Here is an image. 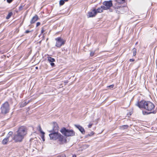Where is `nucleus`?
<instances>
[{"mask_svg":"<svg viewBox=\"0 0 157 157\" xmlns=\"http://www.w3.org/2000/svg\"><path fill=\"white\" fill-rule=\"evenodd\" d=\"M114 86V85H111L107 86V87L110 88H112Z\"/></svg>","mask_w":157,"mask_h":157,"instance_id":"nucleus-25","label":"nucleus"},{"mask_svg":"<svg viewBox=\"0 0 157 157\" xmlns=\"http://www.w3.org/2000/svg\"><path fill=\"white\" fill-rule=\"evenodd\" d=\"M9 141V138L7 137L4 139L2 141V143L3 144H6Z\"/></svg>","mask_w":157,"mask_h":157,"instance_id":"nucleus-16","label":"nucleus"},{"mask_svg":"<svg viewBox=\"0 0 157 157\" xmlns=\"http://www.w3.org/2000/svg\"><path fill=\"white\" fill-rule=\"evenodd\" d=\"M103 5L101 6L100 8H99L97 9H93L92 10H100L101 9H102V10L110 9V8L113 6L112 1H105L103 2Z\"/></svg>","mask_w":157,"mask_h":157,"instance_id":"nucleus-2","label":"nucleus"},{"mask_svg":"<svg viewBox=\"0 0 157 157\" xmlns=\"http://www.w3.org/2000/svg\"><path fill=\"white\" fill-rule=\"evenodd\" d=\"M39 130L40 131V132L41 131H42L41 128V127L40 126H39Z\"/></svg>","mask_w":157,"mask_h":157,"instance_id":"nucleus-38","label":"nucleus"},{"mask_svg":"<svg viewBox=\"0 0 157 157\" xmlns=\"http://www.w3.org/2000/svg\"><path fill=\"white\" fill-rule=\"evenodd\" d=\"M93 124H89L88 125V127L89 128H91Z\"/></svg>","mask_w":157,"mask_h":157,"instance_id":"nucleus-30","label":"nucleus"},{"mask_svg":"<svg viewBox=\"0 0 157 157\" xmlns=\"http://www.w3.org/2000/svg\"><path fill=\"white\" fill-rule=\"evenodd\" d=\"M31 31H29L28 30H26L25 31V33H30Z\"/></svg>","mask_w":157,"mask_h":157,"instance_id":"nucleus-32","label":"nucleus"},{"mask_svg":"<svg viewBox=\"0 0 157 157\" xmlns=\"http://www.w3.org/2000/svg\"><path fill=\"white\" fill-rule=\"evenodd\" d=\"M40 132L42 134V135H44L45 134V133L43 131H40Z\"/></svg>","mask_w":157,"mask_h":157,"instance_id":"nucleus-33","label":"nucleus"},{"mask_svg":"<svg viewBox=\"0 0 157 157\" xmlns=\"http://www.w3.org/2000/svg\"><path fill=\"white\" fill-rule=\"evenodd\" d=\"M128 127V125H123L122 126H120V129L121 130H124L125 129H127Z\"/></svg>","mask_w":157,"mask_h":157,"instance_id":"nucleus-17","label":"nucleus"},{"mask_svg":"<svg viewBox=\"0 0 157 157\" xmlns=\"http://www.w3.org/2000/svg\"><path fill=\"white\" fill-rule=\"evenodd\" d=\"M10 109L9 104L7 101H6L3 104L1 107V113L3 114H6L8 113Z\"/></svg>","mask_w":157,"mask_h":157,"instance_id":"nucleus-4","label":"nucleus"},{"mask_svg":"<svg viewBox=\"0 0 157 157\" xmlns=\"http://www.w3.org/2000/svg\"><path fill=\"white\" fill-rule=\"evenodd\" d=\"M13 13L12 12H9L7 16L6 17V19H9L10 17L12 15Z\"/></svg>","mask_w":157,"mask_h":157,"instance_id":"nucleus-19","label":"nucleus"},{"mask_svg":"<svg viewBox=\"0 0 157 157\" xmlns=\"http://www.w3.org/2000/svg\"><path fill=\"white\" fill-rule=\"evenodd\" d=\"M94 52H90V56H93L94 55Z\"/></svg>","mask_w":157,"mask_h":157,"instance_id":"nucleus-26","label":"nucleus"},{"mask_svg":"<svg viewBox=\"0 0 157 157\" xmlns=\"http://www.w3.org/2000/svg\"><path fill=\"white\" fill-rule=\"evenodd\" d=\"M16 12L17 13L18 12V11H16Z\"/></svg>","mask_w":157,"mask_h":157,"instance_id":"nucleus-44","label":"nucleus"},{"mask_svg":"<svg viewBox=\"0 0 157 157\" xmlns=\"http://www.w3.org/2000/svg\"><path fill=\"white\" fill-rule=\"evenodd\" d=\"M27 104L28 103H26V101H24L22 102L21 103L20 105V106L21 107H23L26 106Z\"/></svg>","mask_w":157,"mask_h":157,"instance_id":"nucleus-18","label":"nucleus"},{"mask_svg":"<svg viewBox=\"0 0 157 157\" xmlns=\"http://www.w3.org/2000/svg\"><path fill=\"white\" fill-rule=\"evenodd\" d=\"M72 157H76V156L75 155H73Z\"/></svg>","mask_w":157,"mask_h":157,"instance_id":"nucleus-40","label":"nucleus"},{"mask_svg":"<svg viewBox=\"0 0 157 157\" xmlns=\"http://www.w3.org/2000/svg\"><path fill=\"white\" fill-rule=\"evenodd\" d=\"M30 102L29 101H28L27 102L26 101V103H28V104Z\"/></svg>","mask_w":157,"mask_h":157,"instance_id":"nucleus-41","label":"nucleus"},{"mask_svg":"<svg viewBox=\"0 0 157 157\" xmlns=\"http://www.w3.org/2000/svg\"><path fill=\"white\" fill-rule=\"evenodd\" d=\"M135 61V59H129V61L130 62H133Z\"/></svg>","mask_w":157,"mask_h":157,"instance_id":"nucleus-34","label":"nucleus"},{"mask_svg":"<svg viewBox=\"0 0 157 157\" xmlns=\"http://www.w3.org/2000/svg\"><path fill=\"white\" fill-rule=\"evenodd\" d=\"M44 28L43 27H42V29H41V33H44Z\"/></svg>","mask_w":157,"mask_h":157,"instance_id":"nucleus-31","label":"nucleus"},{"mask_svg":"<svg viewBox=\"0 0 157 157\" xmlns=\"http://www.w3.org/2000/svg\"><path fill=\"white\" fill-rule=\"evenodd\" d=\"M68 81H65L64 82V83L65 84V85H66L67 83H68Z\"/></svg>","mask_w":157,"mask_h":157,"instance_id":"nucleus-39","label":"nucleus"},{"mask_svg":"<svg viewBox=\"0 0 157 157\" xmlns=\"http://www.w3.org/2000/svg\"><path fill=\"white\" fill-rule=\"evenodd\" d=\"M48 60L52 67H54L55 66V63H53L55 61V60L54 58L51 57H48Z\"/></svg>","mask_w":157,"mask_h":157,"instance_id":"nucleus-12","label":"nucleus"},{"mask_svg":"<svg viewBox=\"0 0 157 157\" xmlns=\"http://www.w3.org/2000/svg\"><path fill=\"white\" fill-rule=\"evenodd\" d=\"M94 134V133L93 132H91V133H90L89 134H88L87 135H86V137H87L88 136H93Z\"/></svg>","mask_w":157,"mask_h":157,"instance_id":"nucleus-21","label":"nucleus"},{"mask_svg":"<svg viewBox=\"0 0 157 157\" xmlns=\"http://www.w3.org/2000/svg\"><path fill=\"white\" fill-rule=\"evenodd\" d=\"M135 105L141 109H144L147 111H142V114L144 115H147L151 113L155 114L157 112L155 105L150 101H146L144 100L140 101H138L135 104Z\"/></svg>","mask_w":157,"mask_h":157,"instance_id":"nucleus-1","label":"nucleus"},{"mask_svg":"<svg viewBox=\"0 0 157 157\" xmlns=\"http://www.w3.org/2000/svg\"><path fill=\"white\" fill-rule=\"evenodd\" d=\"M55 40L56 41L55 46L57 48H60L62 46L65 44L66 42V40L60 37L56 38Z\"/></svg>","mask_w":157,"mask_h":157,"instance_id":"nucleus-5","label":"nucleus"},{"mask_svg":"<svg viewBox=\"0 0 157 157\" xmlns=\"http://www.w3.org/2000/svg\"><path fill=\"white\" fill-rule=\"evenodd\" d=\"M58 157H66V155H62L59 156Z\"/></svg>","mask_w":157,"mask_h":157,"instance_id":"nucleus-35","label":"nucleus"},{"mask_svg":"<svg viewBox=\"0 0 157 157\" xmlns=\"http://www.w3.org/2000/svg\"><path fill=\"white\" fill-rule=\"evenodd\" d=\"M13 132H10L8 135H7V137H8V138H9V137H10V136H11L13 134Z\"/></svg>","mask_w":157,"mask_h":157,"instance_id":"nucleus-24","label":"nucleus"},{"mask_svg":"<svg viewBox=\"0 0 157 157\" xmlns=\"http://www.w3.org/2000/svg\"><path fill=\"white\" fill-rule=\"evenodd\" d=\"M59 129V127L58 124L56 122L53 123V129L52 130L50 131V132H58Z\"/></svg>","mask_w":157,"mask_h":157,"instance_id":"nucleus-11","label":"nucleus"},{"mask_svg":"<svg viewBox=\"0 0 157 157\" xmlns=\"http://www.w3.org/2000/svg\"><path fill=\"white\" fill-rule=\"evenodd\" d=\"M116 2L119 3H121L123 2H124L125 0H116Z\"/></svg>","mask_w":157,"mask_h":157,"instance_id":"nucleus-23","label":"nucleus"},{"mask_svg":"<svg viewBox=\"0 0 157 157\" xmlns=\"http://www.w3.org/2000/svg\"><path fill=\"white\" fill-rule=\"evenodd\" d=\"M7 0V2L9 3L11 2H12V1H13V0Z\"/></svg>","mask_w":157,"mask_h":157,"instance_id":"nucleus-29","label":"nucleus"},{"mask_svg":"<svg viewBox=\"0 0 157 157\" xmlns=\"http://www.w3.org/2000/svg\"><path fill=\"white\" fill-rule=\"evenodd\" d=\"M38 68V67H36V69H37Z\"/></svg>","mask_w":157,"mask_h":157,"instance_id":"nucleus-43","label":"nucleus"},{"mask_svg":"<svg viewBox=\"0 0 157 157\" xmlns=\"http://www.w3.org/2000/svg\"><path fill=\"white\" fill-rule=\"evenodd\" d=\"M114 8L116 9L127 10L128 9V7L125 6H122L121 5H120L118 6H114Z\"/></svg>","mask_w":157,"mask_h":157,"instance_id":"nucleus-14","label":"nucleus"},{"mask_svg":"<svg viewBox=\"0 0 157 157\" xmlns=\"http://www.w3.org/2000/svg\"><path fill=\"white\" fill-rule=\"evenodd\" d=\"M39 17L37 15H35L34 17H33L30 21V23L33 24L36 21H37Z\"/></svg>","mask_w":157,"mask_h":157,"instance_id":"nucleus-15","label":"nucleus"},{"mask_svg":"<svg viewBox=\"0 0 157 157\" xmlns=\"http://www.w3.org/2000/svg\"><path fill=\"white\" fill-rule=\"evenodd\" d=\"M65 2L64 0H60L59 1V4L60 5H63Z\"/></svg>","mask_w":157,"mask_h":157,"instance_id":"nucleus-22","label":"nucleus"},{"mask_svg":"<svg viewBox=\"0 0 157 157\" xmlns=\"http://www.w3.org/2000/svg\"><path fill=\"white\" fill-rule=\"evenodd\" d=\"M40 24V22H37L36 24V27H37L39 26Z\"/></svg>","mask_w":157,"mask_h":157,"instance_id":"nucleus-28","label":"nucleus"},{"mask_svg":"<svg viewBox=\"0 0 157 157\" xmlns=\"http://www.w3.org/2000/svg\"><path fill=\"white\" fill-rule=\"evenodd\" d=\"M103 10H91L88 13L87 16L88 17H94L98 13H101Z\"/></svg>","mask_w":157,"mask_h":157,"instance_id":"nucleus-9","label":"nucleus"},{"mask_svg":"<svg viewBox=\"0 0 157 157\" xmlns=\"http://www.w3.org/2000/svg\"><path fill=\"white\" fill-rule=\"evenodd\" d=\"M132 51L133 53V55L135 56L136 55V49L135 48H134L132 50Z\"/></svg>","mask_w":157,"mask_h":157,"instance_id":"nucleus-20","label":"nucleus"},{"mask_svg":"<svg viewBox=\"0 0 157 157\" xmlns=\"http://www.w3.org/2000/svg\"><path fill=\"white\" fill-rule=\"evenodd\" d=\"M57 140L59 141L60 144H62L63 143H66L67 140L66 138L59 133L57 137Z\"/></svg>","mask_w":157,"mask_h":157,"instance_id":"nucleus-8","label":"nucleus"},{"mask_svg":"<svg viewBox=\"0 0 157 157\" xmlns=\"http://www.w3.org/2000/svg\"><path fill=\"white\" fill-rule=\"evenodd\" d=\"M17 133V134H16L14 135L13 137V139L16 142H21L22 141L23 139L24 138V137H23L22 135L18 134V133Z\"/></svg>","mask_w":157,"mask_h":157,"instance_id":"nucleus-7","label":"nucleus"},{"mask_svg":"<svg viewBox=\"0 0 157 157\" xmlns=\"http://www.w3.org/2000/svg\"><path fill=\"white\" fill-rule=\"evenodd\" d=\"M69 0H64L65 2H67Z\"/></svg>","mask_w":157,"mask_h":157,"instance_id":"nucleus-42","label":"nucleus"},{"mask_svg":"<svg viewBox=\"0 0 157 157\" xmlns=\"http://www.w3.org/2000/svg\"><path fill=\"white\" fill-rule=\"evenodd\" d=\"M44 135H42L41 136V138H42V140L43 141H44Z\"/></svg>","mask_w":157,"mask_h":157,"instance_id":"nucleus-27","label":"nucleus"},{"mask_svg":"<svg viewBox=\"0 0 157 157\" xmlns=\"http://www.w3.org/2000/svg\"><path fill=\"white\" fill-rule=\"evenodd\" d=\"M27 130L26 128L23 126H22L20 127L17 131V132L18 133L21 135L23 136V137L27 134Z\"/></svg>","mask_w":157,"mask_h":157,"instance_id":"nucleus-6","label":"nucleus"},{"mask_svg":"<svg viewBox=\"0 0 157 157\" xmlns=\"http://www.w3.org/2000/svg\"><path fill=\"white\" fill-rule=\"evenodd\" d=\"M75 127L79 129L82 134H85V131L84 128L82 126L78 124H75Z\"/></svg>","mask_w":157,"mask_h":157,"instance_id":"nucleus-13","label":"nucleus"},{"mask_svg":"<svg viewBox=\"0 0 157 157\" xmlns=\"http://www.w3.org/2000/svg\"><path fill=\"white\" fill-rule=\"evenodd\" d=\"M60 132L64 136L67 137L74 136L75 134L73 130L66 129L64 127L63 128L60 130Z\"/></svg>","mask_w":157,"mask_h":157,"instance_id":"nucleus-3","label":"nucleus"},{"mask_svg":"<svg viewBox=\"0 0 157 157\" xmlns=\"http://www.w3.org/2000/svg\"><path fill=\"white\" fill-rule=\"evenodd\" d=\"M116 13H120V12L119 10H116Z\"/></svg>","mask_w":157,"mask_h":157,"instance_id":"nucleus-37","label":"nucleus"},{"mask_svg":"<svg viewBox=\"0 0 157 157\" xmlns=\"http://www.w3.org/2000/svg\"><path fill=\"white\" fill-rule=\"evenodd\" d=\"M112 10H110V12H112Z\"/></svg>","mask_w":157,"mask_h":157,"instance_id":"nucleus-45","label":"nucleus"},{"mask_svg":"<svg viewBox=\"0 0 157 157\" xmlns=\"http://www.w3.org/2000/svg\"><path fill=\"white\" fill-rule=\"evenodd\" d=\"M22 7H23V6H20L19 7V10H21L22 9Z\"/></svg>","mask_w":157,"mask_h":157,"instance_id":"nucleus-36","label":"nucleus"},{"mask_svg":"<svg viewBox=\"0 0 157 157\" xmlns=\"http://www.w3.org/2000/svg\"><path fill=\"white\" fill-rule=\"evenodd\" d=\"M51 133L49 134L51 140H57V137L59 133L57 132H52Z\"/></svg>","mask_w":157,"mask_h":157,"instance_id":"nucleus-10","label":"nucleus"}]
</instances>
